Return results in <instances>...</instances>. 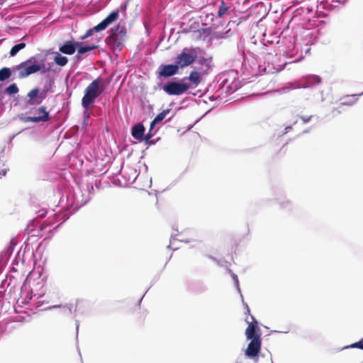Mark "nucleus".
<instances>
[{
  "label": "nucleus",
  "mask_w": 363,
  "mask_h": 363,
  "mask_svg": "<svg viewBox=\"0 0 363 363\" xmlns=\"http://www.w3.org/2000/svg\"><path fill=\"white\" fill-rule=\"evenodd\" d=\"M179 69V65H162L159 69V74L163 77H170L177 73Z\"/></svg>",
  "instance_id": "nucleus-9"
},
{
  "label": "nucleus",
  "mask_w": 363,
  "mask_h": 363,
  "mask_svg": "<svg viewBox=\"0 0 363 363\" xmlns=\"http://www.w3.org/2000/svg\"><path fill=\"white\" fill-rule=\"evenodd\" d=\"M38 116H28L25 118V121L30 122H39L46 121L48 119V113L45 111V108H40L38 109Z\"/></svg>",
  "instance_id": "nucleus-11"
},
{
  "label": "nucleus",
  "mask_w": 363,
  "mask_h": 363,
  "mask_svg": "<svg viewBox=\"0 0 363 363\" xmlns=\"http://www.w3.org/2000/svg\"><path fill=\"white\" fill-rule=\"evenodd\" d=\"M96 48V46L95 45H85V46H82L81 44L79 43V46L78 48H77V57L80 58L82 57V55L86 52H89V51H91L94 49H95Z\"/></svg>",
  "instance_id": "nucleus-14"
},
{
  "label": "nucleus",
  "mask_w": 363,
  "mask_h": 363,
  "mask_svg": "<svg viewBox=\"0 0 363 363\" xmlns=\"http://www.w3.org/2000/svg\"><path fill=\"white\" fill-rule=\"evenodd\" d=\"M25 47L26 44L24 43H21L14 45L10 51L11 56H15L21 50L23 49Z\"/></svg>",
  "instance_id": "nucleus-18"
},
{
  "label": "nucleus",
  "mask_w": 363,
  "mask_h": 363,
  "mask_svg": "<svg viewBox=\"0 0 363 363\" xmlns=\"http://www.w3.org/2000/svg\"><path fill=\"white\" fill-rule=\"evenodd\" d=\"M54 61L60 66H65L67 63L68 60L66 57L61 55L59 52H55Z\"/></svg>",
  "instance_id": "nucleus-16"
},
{
  "label": "nucleus",
  "mask_w": 363,
  "mask_h": 363,
  "mask_svg": "<svg viewBox=\"0 0 363 363\" xmlns=\"http://www.w3.org/2000/svg\"><path fill=\"white\" fill-rule=\"evenodd\" d=\"M347 347H352V348L356 347V348L363 350V338H362L359 342L352 344L351 345L348 346Z\"/></svg>",
  "instance_id": "nucleus-21"
},
{
  "label": "nucleus",
  "mask_w": 363,
  "mask_h": 363,
  "mask_svg": "<svg viewBox=\"0 0 363 363\" xmlns=\"http://www.w3.org/2000/svg\"><path fill=\"white\" fill-rule=\"evenodd\" d=\"M251 318L252 320V322H248V326L245 330V335L247 339H253L257 337V336L261 337L260 333H256V329L257 328V322L255 320V318L251 315Z\"/></svg>",
  "instance_id": "nucleus-8"
},
{
  "label": "nucleus",
  "mask_w": 363,
  "mask_h": 363,
  "mask_svg": "<svg viewBox=\"0 0 363 363\" xmlns=\"http://www.w3.org/2000/svg\"><path fill=\"white\" fill-rule=\"evenodd\" d=\"M184 79L182 82H170L165 84L163 89L169 95H179L184 93L189 88V86L184 83Z\"/></svg>",
  "instance_id": "nucleus-6"
},
{
  "label": "nucleus",
  "mask_w": 363,
  "mask_h": 363,
  "mask_svg": "<svg viewBox=\"0 0 363 363\" xmlns=\"http://www.w3.org/2000/svg\"><path fill=\"white\" fill-rule=\"evenodd\" d=\"M104 82L100 78L93 81L85 89L84 95L82 99V106L88 110L94 103L95 99L104 91Z\"/></svg>",
  "instance_id": "nucleus-2"
},
{
  "label": "nucleus",
  "mask_w": 363,
  "mask_h": 363,
  "mask_svg": "<svg viewBox=\"0 0 363 363\" xmlns=\"http://www.w3.org/2000/svg\"><path fill=\"white\" fill-rule=\"evenodd\" d=\"M118 17V11H113L104 20H103L97 26H94L93 28L87 30L86 35L82 38V39H85L91 35H92L93 33L99 32L104 29H106L110 24L116 21Z\"/></svg>",
  "instance_id": "nucleus-4"
},
{
  "label": "nucleus",
  "mask_w": 363,
  "mask_h": 363,
  "mask_svg": "<svg viewBox=\"0 0 363 363\" xmlns=\"http://www.w3.org/2000/svg\"><path fill=\"white\" fill-rule=\"evenodd\" d=\"M11 72L9 68L4 67L0 69V81H4L11 77Z\"/></svg>",
  "instance_id": "nucleus-17"
},
{
  "label": "nucleus",
  "mask_w": 363,
  "mask_h": 363,
  "mask_svg": "<svg viewBox=\"0 0 363 363\" xmlns=\"http://www.w3.org/2000/svg\"><path fill=\"white\" fill-rule=\"evenodd\" d=\"M169 113V109L164 110L162 112H161L160 114H158L156 118L152 121L150 124V130L151 131L153 128L155 124L161 122Z\"/></svg>",
  "instance_id": "nucleus-13"
},
{
  "label": "nucleus",
  "mask_w": 363,
  "mask_h": 363,
  "mask_svg": "<svg viewBox=\"0 0 363 363\" xmlns=\"http://www.w3.org/2000/svg\"><path fill=\"white\" fill-rule=\"evenodd\" d=\"M21 252H22V262H25V260H24V259H23V257H24V254H25L26 251H21V250H18V251L17 252L16 258H17V259H20V258H21Z\"/></svg>",
  "instance_id": "nucleus-23"
},
{
  "label": "nucleus",
  "mask_w": 363,
  "mask_h": 363,
  "mask_svg": "<svg viewBox=\"0 0 363 363\" xmlns=\"http://www.w3.org/2000/svg\"><path fill=\"white\" fill-rule=\"evenodd\" d=\"M145 128L143 125L138 124L135 125L132 129V135L136 139H141L144 134Z\"/></svg>",
  "instance_id": "nucleus-12"
},
{
  "label": "nucleus",
  "mask_w": 363,
  "mask_h": 363,
  "mask_svg": "<svg viewBox=\"0 0 363 363\" xmlns=\"http://www.w3.org/2000/svg\"><path fill=\"white\" fill-rule=\"evenodd\" d=\"M228 11V7L225 6L224 2H221L219 10L218 11V16L219 17L223 16Z\"/></svg>",
  "instance_id": "nucleus-20"
},
{
  "label": "nucleus",
  "mask_w": 363,
  "mask_h": 363,
  "mask_svg": "<svg viewBox=\"0 0 363 363\" xmlns=\"http://www.w3.org/2000/svg\"><path fill=\"white\" fill-rule=\"evenodd\" d=\"M14 69L18 72L20 78H24L40 71L45 72V65L43 59L34 56L17 65Z\"/></svg>",
  "instance_id": "nucleus-1"
},
{
  "label": "nucleus",
  "mask_w": 363,
  "mask_h": 363,
  "mask_svg": "<svg viewBox=\"0 0 363 363\" xmlns=\"http://www.w3.org/2000/svg\"><path fill=\"white\" fill-rule=\"evenodd\" d=\"M79 46V43L67 41L60 48V51L64 54L72 55Z\"/></svg>",
  "instance_id": "nucleus-10"
},
{
  "label": "nucleus",
  "mask_w": 363,
  "mask_h": 363,
  "mask_svg": "<svg viewBox=\"0 0 363 363\" xmlns=\"http://www.w3.org/2000/svg\"><path fill=\"white\" fill-rule=\"evenodd\" d=\"M188 79L196 86L201 82V74L199 72L193 71L190 73Z\"/></svg>",
  "instance_id": "nucleus-15"
},
{
  "label": "nucleus",
  "mask_w": 363,
  "mask_h": 363,
  "mask_svg": "<svg viewBox=\"0 0 363 363\" xmlns=\"http://www.w3.org/2000/svg\"><path fill=\"white\" fill-rule=\"evenodd\" d=\"M125 35V31L123 28H117L116 30H113L111 35L108 38V43H114L117 45V46L121 45L124 40V37Z\"/></svg>",
  "instance_id": "nucleus-7"
},
{
  "label": "nucleus",
  "mask_w": 363,
  "mask_h": 363,
  "mask_svg": "<svg viewBox=\"0 0 363 363\" xmlns=\"http://www.w3.org/2000/svg\"><path fill=\"white\" fill-rule=\"evenodd\" d=\"M38 89H34L33 90H31L28 94V96L31 99H34L35 97H36L38 94Z\"/></svg>",
  "instance_id": "nucleus-22"
},
{
  "label": "nucleus",
  "mask_w": 363,
  "mask_h": 363,
  "mask_svg": "<svg viewBox=\"0 0 363 363\" xmlns=\"http://www.w3.org/2000/svg\"><path fill=\"white\" fill-rule=\"evenodd\" d=\"M6 93L9 95H13L18 91V88L17 87L16 84H12L9 86L7 87L6 90Z\"/></svg>",
  "instance_id": "nucleus-19"
},
{
  "label": "nucleus",
  "mask_w": 363,
  "mask_h": 363,
  "mask_svg": "<svg viewBox=\"0 0 363 363\" xmlns=\"http://www.w3.org/2000/svg\"><path fill=\"white\" fill-rule=\"evenodd\" d=\"M196 57V54L194 50L184 48L182 52L177 55L176 63L179 68H183L191 65Z\"/></svg>",
  "instance_id": "nucleus-3"
},
{
  "label": "nucleus",
  "mask_w": 363,
  "mask_h": 363,
  "mask_svg": "<svg viewBox=\"0 0 363 363\" xmlns=\"http://www.w3.org/2000/svg\"><path fill=\"white\" fill-rule=\"evenodd\" d=\"M250 342L248 343L245 350V355L252 359L258 357L261 350L262 339L261 337L257 336L253 339H250Z\"/></svg>",
  "instance_id": "nucleus-5"
}]
</instances>
